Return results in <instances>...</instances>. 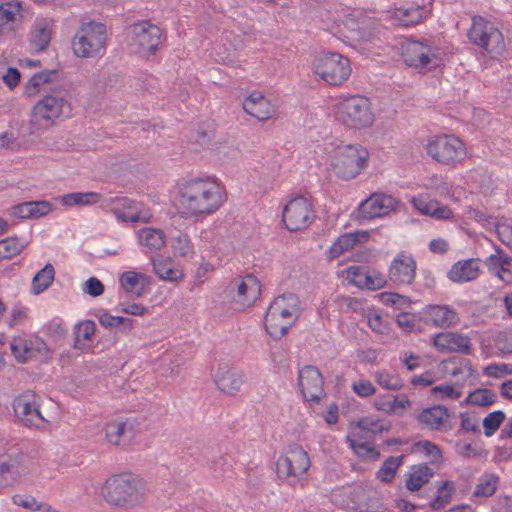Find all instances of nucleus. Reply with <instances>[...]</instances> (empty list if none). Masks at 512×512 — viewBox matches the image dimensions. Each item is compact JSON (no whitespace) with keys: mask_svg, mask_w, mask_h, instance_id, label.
<instances>
[{"mask_svg":"<svg viewBox=\"0 0 512 512\" xmlns=\"http://www.w3.org/2000/svg\"><path fill=\"white\" fill-rule=\"evenodd\" d=\"M354 392L361 396L367 397L375 393V388L370 381H360L353 384Z\"/></svg>","mask_w":512,"mask_h":512,"instance_id":"obj_62","label":"nucleus"},{"mask_svg":"<svg viewBox=\"0 0 512 512\" xmlns=\"http://www.w3.org/2000/svg\"><path fill=\"white\" fill-rule=\"evenodd\" d=\"M55 270L52 264H46L33 278L32 287L35 294H39L50 287L54 280Z\"/></svg>","mask_w":512,"mask_h":512,"instance_id":"obj_43","label":"nucleus"},{"mask_svg":"<svg viewBox=\"0 0 512 512\" xmlns=\"http://www.w3.org/2000/svg\"><path fill=\"white\" fill-rule=\"evenodd\" d=\"M140 244L150 250H160L165 245V234L160 229L145 227L139 230Z\"/></svg>","mask_w":512,"mask_h":512,"instance_id":"obj_37","label":"nucleus"},{"mask_svg":"<svg viewBox=\"0 0 512 512\" xmlns=\"http://www.w3.org/2000/svg\"><path fill=\"white\" fill-rule=\"evenodd\" d=\"M453 364H458L459 366H455L450 374L453 377H458L461 375V380L465 381L474 375V369L472 368L471 362L467 359L454 357L452 359Z\"/></svg>","mask_w":512,"mask_h":512,"instance_id":"obj_51","label":"nucleus"},{"mask_svg":"<svg viewBox=\"0 0 512 512\" xmlns=\"http://www.w3.org/2000/svg\"><path fill=\"white\" fill-rule=\"evenodd\" d=\"M59 77V72L55 69L44 70L34 74L26 84L25 94L27 96H33L39 91V88L48 83H52Z\"/></svg>","mask_w":512,"mask_h":512,"instance_id":"obj_38","label":"nucleus"},{"mask_svg":"<svg viewBox=\"0 0 512 512\" xmlns=\"http://www.w3.org/2000/svg\"><path fill=\"white\" fill-rule=\"evenodd\" d=\"M51 211V204L48 201H27L11 208V216L14 218L28 219L39 218Z\"/></svg>","mask_w":512,"mask_h":512,"instance_id":"obj_28","label":"nucleus"},{"mask_svg":"<svg viewBox=\"0 0 512 512\" xmlns=\"http://www.w3.org/2000/svg\"><path fill=\"white\" fill-rule=\"evenodd\" d=\"M505 413L501 410H496L489 413L483 419L484 434L486 437H491L500 428L501 424L505 420Z\"/></svg>","mask_w":512,"mask_h":512,"instance_id":"obj_49","label":"nucleus"},{"mask_svg":"<svg viewBox=\"0 0 512 512\" xmlns=\"http://www.w3.org/2000/svg\"><path fill=\"white\" fill-rule=\"evenodd\" d=\"M132 39L141 51L154 53L161 43L162 30L150 21H140L130 27Z\"/></svg>","mask_w":512,"mask_h":512,"instance_id":"obj_17","label":"nucleus"},{"mask_svg":"<svg viewBox=\"0 0 512 512\" xmlns=\"http://www.w3.org/2000/svg\"><path fill=\"white\" fill-rule=\"evenodd\" d=\"M324 380L316 366L306 365L298 373V386L303 398L312 403H319L325 395Z\"/></svg>","mask_w":512,"mask_h":512,"instance_id":"obj_16","label":"nucleus"},{"mask_svg":"<svg viewBox=\"0 0 512 512\" xmlns=\"http://www.w3.org/2000/svg\"><path fill=\"white\" fill-rule=\"evenodd\" d=\"M84 292L89 294L92 297H97L103 294L104 285L103 283L96 277H90L84 284L83 288Z\"/></svg>","mask_w":512,"mask_h":512,"instance_id":"obj_55","label":"nucleus"},{"mask_svg":"<svg viewBox=\"0 0 512 512\" xmlns=\"http://www.w3.org/2000/svg\"><path fill=\"white\" fill-rule=\"evenodd\" d=\"M215 383L222 392L233 395L242 386L243 376L241 373L231 370L227 365L221 364L215 375Z\"/></svg>","mask_w":512,"mask_h":512,"instance_id":"obj_25","label":"nucleus"},{"mask_svg":"<svg viewBox=\"0 0 512 512\" xmlns=\"http://www.w3.org/2000/svg\"><path fill=\"white\" fill-rule=\"evenodd\" d=\"M479 265L476 259L458 261L448 272V278L457 283L475 280L479 275Z\"/></svg>","mask_w":512,"mask_h":512,"instance_id":"obj_30","label":"nucleus"},{"mask_svg":"<svg viewBox=\"0 0 512 512\" xmlns=\"http://www.w3.org/2000/svg\"><path fill=\"white\" fill-rule=\"evenodd\" d=\"M180 204L190 216L210 215L225 201L221 187L209 179L195 178L179 188Z\"/></svg>","mask_w":512,"mask_h":512,"instance_id":"obj_1","label":"nucleus"},{"mask_svg":"<svg viewBox=\"0 0 512 512\" xmlns=\"http://www.w3.org/2000/svg\"><path fill=\"white\" fill-rule=\"evenodd\" d=\"M105 436L109 443L113 445H121L130 442L134 436L133 424L126 421H111L105 426Z\"/></svg>","mask_w":512,"mask_h":512,"instance_id":"obj_26","label":"nucleus"},{"mask_svg":"<svg viewBox=\"0 0 512 512\" xmlns=\"http://www.w3.org/2000/svg\"><path fill=\"white\" fill-rule=\"evenodd\" d=\"M446 416H449V410L445 406L435 405L423 409L418 414L417 420L422 427L435 431L441 430Z\"/></svg>","mask_w":512,"mask_h":512,"instance_id":"obj_31","label":"nucleus"},{"mask_svg":"<svg viewBox=\"0 0 512 512\" xmlns=\"http://www.w3.org/2000/svg\"><path fill=\"white\" fill-rule=\"evenodd\" d=\"M152 264L155 274H157L162 280L177 281L182 276V273L179 270L172 267L170 258H153Z\"/></svg>","mask_w":512,"mask_h":512,"instance_id":"obj_39","label":"nucleus"},{"mask_svg":"<svg viewBox=\"0 0 512 512\" xmlns=\"http://www.w3.org/2000/svg\"><path fill=\"white\" fill-rule=\"evenodd\" d=\"M147 489L144 481L137 475L122 472L110 476L101 488L104 500L112 506L133 508L146 499Z\"/></svg>","mask_w":512,"mask_h":512,"instance_id":"obj_2","label":"nucleus"},{"mask_svg":"<svg viewBox=\"0 0 512 512\" xmlns=\"http://www.w3.org/2000/svg\"><path fill=\"white\" fill-rule=\"evenodd\" d=\"M53 20L50 18H37L31 34V45L37 51H44L50 41L52 34Z\"/></svg>","mask_w":512,"mask_h":512,"instance_id":"obj_32","label":"nucleus"},{"mask_svg":"<svg viewBox=\"0 0 512 512\" xmlns=\"http://www.w3.org/2000/svg\"><path fill=\"white\" fill-rule=\"evenodd\" d=\"M111 210L118 220L122 222H138L146 220L142 216L138 203L128 197H115L110 200Z\"/></svg>","mask_w":512,"mask_h":512,"instance_id":"obj_23","label":"nucleus"},{"mask_svg":"<svg viewBox=\"0 0 512 512\" xmlns=\"http://www.w3.org/2000/svg\"><path fill=\"white\" fill-rule=\"evenodd\" d=\"M401 56L407 66L422 72L439 65L440 48L429 39H408L401 44Z\"/></svg>","mask_w":512,"mask_h":512,"instance_id":"obj_4","label":"nucleus"},{"mask_svg":"<svg viewBox=\"0 0 512 512\" xmlns=\"http://www.w3.org/2000/svg\"><path fill=\"white\" fill-rule=\"evenodd\" d=\"M315 218L311 202L303 196L292 198L283 208L282 221L289 231H299L311 225Z\"/></svg>","mask_w":512,"mask_h":512,"instance_id":"obj_13","label":"nucleus"},{"mask_svg":"<svg viewBox=\"0 0 512 512\" xmlns=\"http://www.w3.org/2000/svg\"><path fill=\"white\" fill-rule=\"evenodd\" d=\"M231 291L236 289L233 300L242 307L250 306L261 293V285L258 278L248 274L241 282L232 281L229 285Z\"/></svg>","mask_w":512,"mask_h":512,"instance_id":"obj_20","label":"nucleus"},{"mask_svg":"<svg viewBox=\"0 0 512 512\" xmlns=\"http://www.w3.org/2000/svg\"><path fill=\"white\" fill-rule=\"evenodd\" d=\"M431 393L435 396L438 393H441L442 398H450V399H458L461 396V393L459 391L455 390L452 385L435 386L431 389Z\"/></svg>","mask_w":512,"mask_h":512,"instance_id":"obj_59","label":"nucleus"},{"mask_svg":"<svg viewBox=\"0 0 512 512\" xmlns=\"http://www.w3.org/2000/svg\"><path fill=\"white\" fill-rule=\"evenodd\" d=\"M416 261L405 252L399 253L391 262L389 279L397 286L410 285L415 279Z\"/></svg>","mask_w":512,"mask_h":512,"instance_id":"obj_18","label":"nucleus"},{"mask_svg":"<svg viewBox=\"0 0 512 512\" xmlns=\"http://www.w3.org/2000/svg\"><path fill=\"white\" fill-rule=\"evenodd\" d=\"M336 119L351 129L370 127L374 122V113L369 99L359 95L345 98L337 105Z\"/></svg>","mask_w":512,"mask_h":512,"instance_id":"obj_5","label":"nucleus"},{"mask_svg":"<svg viewBox=\"0 0 512 512\" xmlns=\"http://www.w3.org/2000/svg\"><path fill=\"white\" fill-rule=\"evenodd\" d=\"M26 247L17 237H8L0 241V261L19 254Z\"/></svg>","mask_w":512,"mask_h":512,"instance_id":"obj_48","label":"nucleus"},{"mask_svg":"<svg viewBox=\"0 0 512 512\" xmlns=\"http://www.w3.org/2000/svg\"><path fill=\"white\" fill-rule=\"evenodd\" d=\"M433 344L441 351L471 354V343L467 336L456 332H441L433 337Z\"/></svg>","mask_w":512,"mask_h":512,"instance_id":"obj_21","label":"nucleus"},{"mask_svg":"<svg viewBox=\"0 0 512 512\" xmlns=\"http://www.w3.org/2000/svg\"><path fill=\"white\" fill-rule=\"evenodd\" d=\"M357 427L362 431H366L372 434H378L383 431H388L391 427L389 421L379 420L374 416H367L357 421Z\"/></svg>","mask_w":512,"mask_h":512,"instance_id":"obj_46","label":"nucleus"},{"mask_svg":"<svg viewBox=\"0 0 512 512\" xmlns=\"http://www.w3.org/2000/svg\"><path fill=\"white\" fill-rule=\"evenodd\" d=\"M140 274L136 272H125L121 277V284L126 291H132L139 282Z\"/></svg>","mask_w":512,"mask_h":512,"instance_id":"obj_61","label":"nucleus"},{"mask_svg":"<svg viewBox=\"0 0 512 512\" xmlns=\"http://www.w3.org/2000/svg\"><path fill=\"white\" fill-rule=\"evenodd\" d=\"M13 409L16 416L27 427L36 429L46 428L48 421L43 417L36 400V395L26 391L13 401Z\"/></svg>","mask_w":512,"mask_h":512,"instance_id":"obj_15","label":"nucleus"},{"mask_svg":"<svg viewBox=\"0 0 512 512\" xmlns=\"http://www.w3.org/2000/svg\"><path fill=\"white\" fill-rule=\"evenodd\" d=\"M431 217L439 220L450 219L453 217V211L448 206L435 200V206L433 207Z\"/></svg>","mask_w":512,"mask_h":512,"instance_id":"obj_60","label":"nucleus"},{"mask_svg":"<svg viewBox=\"0 0 512 512\" xmlns=\"http://www.w3.org/2000/svg\"><path fill=\"white\" fill-rule=\"evenodd\" d=\"M299 298L294 293H284L274 299L264 318L267 333L273 339H281L294 324L299 312Z\"/></svg>","mask_w":512,"mask_h":512,"instance_id":"obj_3","label":"nucleus"},{"mask_svg":"<svg viewBox=\"0 0 512 512\" xmlns=\"http://www.w3.org/2000/svg\"><path fill=\"white\" fill-rule=\"evenodd\" d=\"M314 72L329 85H341L351 74L348 58L336 52H322L314 60Z\"/></svg>","mask_w":512,"mask_h":512,"instance_id":"obj_10","label":"nucleus"},{"mask_svg":"<svg viewBox=\"0 0 512 512\" xmlns=\"http://www.w3.org/2000/svg\"><path fill=\"white\" fill-rule=\"evenodd\" d=\"M23 18L22 3L12 0L0 5V33L6 29L13 30L14 24Z\"/></svg>","mask_w":512,"mask_h":512,"instance_id":"obj_33","label":"nucleus"},{"mask_svg":"<svg viewBox=\"0 0 512 512\" xmlns=\"http://www.w3.org/2000/svg\"><path fill=\"white\" fill-rule=\"evenodd\" d=\"M427 153L437 162L453 165L466 156L464 143L454 135H440L427 145Z\"/></svg>","mask_w":512,"mask_h":512,"instance_id":"obj_12","label":"nucleus"},{"mask_svg":"<svg viewBox=\"0 0 512 512\" xmlns=\"http://www.w3.org/2000/svg\"><path fill=\"white\" fill-rule=\"evenodd\" d=\"M425 13L424 6L409 4L395 8L394 17L399 25L409 27L420 23L425 17Z\"/></svg>","mask_w":512,"mask_h":512,"instance_id":"obj_36","label":"nucleus"},{"mask_svg":"<svg viewBox=\"0 0 512 512\" xmlns=\"http://www.w3.org/2000/svg\"><path fill=\"white\" fill-rule=\"evenodd\" d=\"M310 467V459L307 452L298 444L288 447L286 454L280 457L276 463V471L279 478L300 477Z\"/></svg>","mask_w":512,"mask_h":512,"instance_id":"obj_14","label":"nucleus"},{"mask_svg":"<svg viewBox=\"0 0 512 512\" xmlns=\"http://www.w3.org/2000/svg\"><path fill=\"white\" fill-rule=\"evenodd\" d=\"M461 428L468 432H479V420L475 415L467 412L460 414Z\"/></svg>","mask_w":512,"mask_h":512,"instance_id":"obj_57","label":"nucleus"},{"mask_svg":"<svg viewBox=\"0 0 512 512\" xmlns=\"http://www.w3.org/2000/svg\"><path fill=\"white\" fill-rule=\"evenodd\" d=\"M107 40L106 26L90 21L83 23L72 39V49L77 57L91 58L104 50Z\"/></svg>","mask_w":512,"mask_h":512,"instance_id":"obj_7","label":"nucleus"},{"mask_svg":"<svg viewBox=\"0 0 512 512\" xmlns=\"http://www.w3.org/2000/svg\"><path fill=\"white\" fill-rule=\"evenodd\" d=\"M469 40L489 54L499 56L505 51V41L502 32L490 21L481 16L473 17L468 31Z\"/></svg>","mask_w":512,"mask_h":512,"instance_id":"obj_9","label":"nucleus"},{"mask_svg":"<svg viewBox=\"0 0 512 512\" xmlns=\"http://www.w3.org/2000/svg\"><path fill=\"white\" fill-rule=\"evenodd\" d=\"M380 299L383 304L394 306L398 309L408 307L411 303L409 297L393 292L381 293Z\"/></svg>","mask_w":512,"mask_h":512,"instance_id":"obj_52","label":"nucleus"},{"mask_svg":"<svg viewBox=\"0 0 512 512\" xmlns=\"http://www.w3.org/2000/svg\"><path fill=\"white\" fill-rule=\"evenodd\" d=\"M369 152L361 145L339 148L330 162L331 171L342 180L356 177L367 166Z\"/></svg>","mask_w":512,"mask_h":512,"instance_id":"obj_6","label":"nucleus"},{"mask_svg":"<svg viewBox=\"0 0 512 512\" xmlns=\"http://www.w3.org/2000/svg\"><path fill=\"white\" fill-rule=\"evenodd\" d=\"M454 484L451 481H443L437 487V495L430 501V507L438 511L450 503L454 492Z\"/></svg>","mask_w":512,"mask_h":512,"instance_id":"obj_42","label":"nucleus"},{"mask_svg":"<svg viewBox=\"0 0 512 512\" xmlns=\"http://www.w3.org/2000/svg\"><path fill=\"white\" fill-rule=\"evenodd\" d=\"M495 401V393L487 388L476 389L466 398L467 403L482 407L492 405Z\"/></svg>","mask_w":512,"mask_h":512,"instance_id":"obj_47","label":"nucleus"},{"mask_svg":"<svg viewBox=\"0 0 512 512\" xmlns=\"http://www.w3.org/2000/svg\"><path fill=\"white\" fill-rule=\"evenodd\" d=\"M369 238L368 232L361 233H346L337 238L329 249L330 259H335L342 255L344 252L352 249L357 243L367 241Z\"/></svg>","mask_w":512,"mask_h":512,"instance_id":"obj_34","label":"nucleus"},{"mask_svg":"<svg viewBox=\"0 0 512 512\" xmlns=\"http://www.w3.org/2000/svg\"><path fill=\"white\" fill-rule=\"evenodd\" d=\"M423 317L435 327L448 328L458 321L457 312L447 305H428L424 308Z\"/></svg>","mask_w":512,"mask_h":512,"instance_id":"obj_22","label":"nucleus"},{"mask_svg":"<svg viewBox=\"0 0 512 512\" xmlns=\"http://www.w3.org/2000/svg\"><path fill=\"white\" fill-rule=\"evenodd\" d=\"M70 103L63 97L61 91L53 89V93L45 95L33 108L30 124L37 130L48 128L54 120L62 115H69Z\"/></svg>","mask_w":512,"mask_h":512,"instance_id":"obj_8","label":"nucleus"},{"mask_svg":"<svg viewBox=\"0 0 512 512\" xmlns=\"http://www.w3.org/2000/svg\"><path fill=\"white\" fill-rule=\"evenodd\" d=\"M350 281L360 288L377 290L384 286L385 280L381 276H373L364 266H351L347 270Z\"/></svg>","mask_w":512,"mask_h":512,"instance_id":"obj_27","label":"nucleus"},{"mask_svg":"<svg viewBox=\"0 0 512 512\" xmlns=\"http://www.w3.org/2000/svg\"><path fill=\"white\" fill-rule=\"evenodd\" d=\"M414 447L430 457L432 463H436L442 458L440 449L428 440L418 441Z\"/></svg>","mask_w":512,"mask_h":512,"instance_id":"obj_53","label":"nucleus"},{"mask_svg":"<svg viewBox=\"0 0 512 512\" xmlns=\"http://www.w3.org/2000/svg\"><path fill=\"white\" fill-rule=\"evenodd\" d=\"M396 200L384 193L372 194L368 199L361 202L358 208L359 217L370 220L388 214L394 209Z\"/></svg>","mask_w":512,"mask_h":512,"instance_id":"obj_19","label":"nucleus"},{"mask_svg":"<svg viewBox=\"0 0 512 512\" xmlns=\"http://www.w3.org/2000/svg\"><path fill=\"white\" fill-rule=\"evenodd\" d=\"M29 457L19 446L9 447L0 455V489L14 486L27 472Z\"/></svg>","mask_w":512,"mask_h":512,"instance_id":"obj_11","label":"nucleus"},{"mask_svg":"<svg viewBox=\"0 0 512 512\" xmlns=\"http://www.w3.org/2000/svg\"><path fill=\"white\" fill-rule=\"evenodd\" d=\"M375 381L388 390H399L403 387V381L397 375L389 374L386 371H377L374 374Z\"/></svg>","mask_w":512,"mask_h":512,"instance_id":"obj_50","label":"nucleus"},{"mask_svg":"<svg viewBox=\"0 0 512 512\" xmlns=\"http://www.w3.org/2000/svg\"><path fill=\"white\" fill-rule=\"evenodd\" d=\"M404 457V455H400L387 458L377 471V478L385 483L391 482L395 477L398 467L402 464Z\"/></svg>","mask_w":512,"mask_h":512,"instance_id":"obj_45","label":"nucleus"},{"mask_svg":"<svg viewBox=\"0 0 512 512\" xmlns=\"http://www.w3.org/2000/svg\"><path fill=\"white\" fill-rule=\"evenodd\" d=\"M434 470L426 463L411 466L406 474L405 487L412 492L418 491L434 476Z\"/></svg>","mask_w":512,"mask_h":512,"instance_id":"obj_29","label":"nucleus"},{"mask_svg":"<svg viewBox=\"0 0 512 512\" xmlns=\"http://www.w3.org/2000/svg\"><path fill=\"white\" fill-rule=\"evenodd\" d=\"M354 496L359 499L355 501L356 509L359 512H383L384 508L377 492L357 488L354 490Z\"/></svg>","mask_w":512,"mask_h":512,"instance_id":"obj_35","label":"nucleus"},{"mask_svg":"<svg viewBox=\"0 0 512 512\" xmlns=\"http://www.w3.org/2000/svg\"><path fill=\"white\" fill-rule=\"evenodd\" d=\"M13 502L17 506H21L23 508L38 511L41 509V504H39L36 499L32 496L25 495H15L13 496Z\"/></svg>","mask_w":512,"mask_h":512,"instance_id":"obj_56","label":"nucleus"},{"mask_svg":"<svg viewBox=\"0 0 512 512\" xmlns=\"http://www.w3.org/2000/svg\"><path fill=\"white\" fill-rule=\"evenodd\" d=\"M499 485V477L494 473H484L480 476L473 492L474 497L487 498L492 496Z\"/></svg>","mask_w":512,"mask_h":512,"instance_id":"obj_40","label":"nucleus"},{"mask_svg":"<svg viewBox=\"0 0 512 512\" xmlns=\"http://www.w3.org/2000/svg\"><path fill=\"white\" fill-rule=\"evenodd\" d=\"M101 195L96 192H73L61 197L65 206H88L99 201Z\"/></svg>","mask_w":512,"mask_h":512,"instance_id":"obj_41","label":"nucleus"},{"mask_svg":"<svg viewBox=\"0 0 512 512\" xmlns=\"http://www.w3.org/2000/svg\"><path fill=\"white\" fill-rule=\"evenodd\" d=\"M172 247L174 252L182 257L188 256L192 253L190 241L187 235H179L174 238Z\"/></svg>","mask_w":512,"mask_h":512,"instance_id":"obj_54","label":"nucleus"},{"mask_svg":"<svg viewBox=\"0 0 512 512\" xmlns=\"http://www.w3.org/2000/svg\"><path fill=\"white\" fill-rule=\"evenodd\" d=\"M243 109L260 121L271 118L275 109L273 104L259 92L251 93L243 102Z\"/></svg>","mask_w":512,"mask_h":512,"instance_id":"obj_24","label":"nucleus"},{"mask_svg":"<svg viewBox=\"0 0 512 512\" xmlns=\"http://www.w3.org/2000/svg\"><path fill=\"white\" fill-rule=\"evenodd\" d=\"M95 332V323L92 320H85L79 323L75 329L74 347L78 350H84L88 345L84 342L90 340Z\"/></svg>","mask_w":512,"mask_h":512,"instance_id":"obj_44","label":"nucleus"},{"mask_svg":"<svg viewBox=\"0 0 512 512\" xmlns=\"http://www.w3.org/2000/svg\"><path fill=\"white\" fill-rule=\"evenodd\" d=\"M396 322L399 327L404 329L405 331H413L416 326V321L414 315H411L407 312H402L397 315Z\"/></svg>","mask_w":512,"mask_h":512,"instance_id":"obj_58","label":"nucleus"},{"mask_svg":"<svg viewBox=\"0 0 512 512\" xmlns=\"http://www.w3.org/2000/svg\"><path fill=\"white\" fill-rule=\"evenodd\" d=\"M21 78V73L17 68L9 67L5 75H3L4 83L10 88L15 87Z\"/></svg>","mask_w":512,"mask_h":512,"instance_id":"obj_64","label":"nucleus"},{"mask_svg":"<svg viewBox=\"0 0 512 512\" xmlns=\"http://www.w3.org/2000/svg\"><path fill=\"white\" fill-rule=\"evenodd\" d=\"M414 207L424 215L431 216L433 207L435 206V200H425L422 198L413 199Z\"/></svg>","mask_w":512,"mask_h":512,"instance_id":"obj_63","label":"nucleus"}]
</instances>
